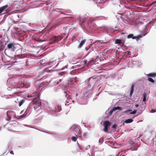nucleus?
Segmentation results:
<instances>
[{"instance_id": "1", "label": "nucleus", "mask_w": 156, "mask_h": 156, "mask_svg": "<svg viewBox=\"0 0 156 156\" xmlns=\"http://www.w3.org/2000/svg\"><path fill=\"white\" fill-rule=\"evenodd\" d=\"M32 102L33 104L34 108L35 110L38 109V110H40V111H41V109L40 107V106L41 105V103L39 98L37 97L34 98L32 100Z\"/></svg>"}, {"instance_id": "2", "label": "nucleus", "mask_w": 156, "mask_h": 156, "mask_svg": "<svg viewBox=\"0 0 156 156\" xmlns=\"http://www.w3.org/2000/svg\"><path fill=\"white\" fill-rule=\"evenodd\" d=\"M16 48V44L15 43H10L7 44V47L5 50V53L6 54V53L9 51H14L15 50Z\"/></svg>"}, {"instance_id": "3", "label": "nucleus", "mask_w": 156, "mask_h": 156, "mask_svg": "<svg viewBox=\"0 0 156 156\" xmlns=\"http://www.w3.org/2000/svg\"><path fill=\"white\" fill-rule=\"evenodd\" d=\"M12 122L13 123L9 124L7 129L9 131H16V129L17 127V122L16 121H13Z\"/></svg>"}, {"instance_id": "4", "label": "nucleus", "mask_w": 156, "mask_h": 156, "mask_svg": "<svg viewBox=\"0 0 156 156\" xmlns=\"http://www.w3.org/2000/svg\"><path fill=\"white\" fill-rule=\"evenodd\" d=\"M50 67H47L44 69L42 70L41 72L39 74V76H41L43 75L44 76H43L42 78H43L44 77V76H48L49 75L48 73L49 72H51V71H52L49 69L50 68Z\"/></svg>"}, {"instance_id": "5", "label": "nucleus", "mask_w": 156, "mask_h": 156, "mask_svg": "<svg viewBox=\"0 0 156 156\" xmlns=\"http://www.w3.org/2000/svg\"><path fill=\"white\" fill-rule=\"evenodd\" d=\"M64 35H65L64 34H62L61 35L53 37L51 39V43H53L59 41L63 38Z\"/></svg>"}, {"instance_id": "6", "label": "nucleus", "mask_w": 156, "mask_h": 156, "mask_svg": "<svg viewBox=\"0 0 156 156\" xmlns=\"http://www.w3.org/2000/svg\"><path fill=\"white\" fill-rule=\"evenodd\" d=\"M103 125L104 126V131L105 132L108 133V127H109L111 125V123L108 121H106L104 122Z\"/></svg>"}, {"instance_id": "7", "label": "nucleus", "mask_w": 156, "mask_h": 156, "mask_svg": "<svg viewBox=\"0 0 156 156\" xmlns=\"http://www.w3.org/2000/svg\"><path fill=\"white\" fill-rule=\"evenodd\" d=\"M23 58H22L20 55L16 56L14 57V60H15V62H18L23 61Z\"/></svg>"}, {"instance_id": "8", "label": "nucleus", "mask_w": 156, "mask_h": 156, "mask_svg": "<svg viewBox=\"0 0 156 156\" xmlns=\"http://www.w3.org/2000/svg\"><path fill=\"white\" fill-rule=\"evenodd\" d=\"M125 40L123 39H117L115 41L116 44H123L125 42Z\"/></svg>"}, {"instance_id": "9", "label": "nucleus", "mask_w": 156, "mask_h": 156, "mask_svg": "<svg viewBox=\"0 0 156 156\" xmlns=\"http://www.w3.org/2000/svg\"><path fill=\"white\" fill-rule=\"evenodd\" d=\"M86 41V39L83 40L80 42L78 46V48H80L83 45Z\"/></svg>"}, {"instance_id": "10", "label": "nucleus", "mask_w": 156, "mask_h": 156, "mask_svg": "<svg viewBox=\"0 0 156 156\" xmlns=\"http://www.w3.org/2000/svg\"><path fill=\"white\" fill-rule=\"evenodd\" d=\"M134 84H132L131 85V87L130 92V96H131L134 90Z\"/></svg>"}, {"instance_id": "11", "label": "nucleus", "mask_w": 156, "mask_h": 156, "mask_svg": "<svg viewBox=\"0 0 156 156\" xmlns=\"http://www.w3.org/2000/svg\"><path fill=\"white\" fill-rule=\"evenodd\" d=\"M147 77H150L154 78L156 77V73H151L147 75Z\"/></svg>"}, {"instance_id": "12", "label": "nucleus", "mask_w": 156, "mask_h": 156, "mask_svg": "<svg viewBox=\"0 0 156 156\" xmlns=\"http://www.w3.org/2000/svg\"><path fill=\"white\" fill-rule=\"evenodd\" d=\"M8 7V5H6L0 8V14L3 11Z\"/></svg>"}, {"instance_id": "13", "label": "nucleus", "mask_w": 156, "mask_h": 156, "mask_svg": "<svg viewBox=\"0 0 156 156\" xmlns=\"http://www.w3.org/2000/svg\"><path fill=\"white\" fill-rule=\"evenodd\" d=\"M127 38L128 39L132 38V39H136V36H134L132 34H130L128 35Z\"/></svg>"}, {"instance_id": "14", "label": "nucleus", "mask_w": 156, "mask_h": 156, "mask_svg": "<svg viewBox=\"0 0 156 156\" xmlns=\"http://www.w3.org/2000/svg\"><path fill=\"white\" fill-rule=\"evenodd\" d=\"M11 112L9 111H7L6 113L7 117L8 118L6 119V120L8 121L10 120L11 119V116H10Z\"/></svg>"}, {"instance_id": "15", "label": "nucleus", "mask_w": 156, "mask_h": 156, "mask_svg": "<svg viewBox=\"0 0 156 156\" xmlns=\"http://www.w3.org/2000/svg\"><path fill=\"white\" fill-rule=\"evenodd\" d=\"M41 62V66H47L48 65H49V63H48V62H47V63H43V60H42V61H40Z\"/></svg>"}, {"instance_id": "16", "label": "nucleus", "mask_w": 156, "mask_h": 156, "mask_svg": "<svg viewBox=\"0 0 156 156\" xmlns=\"http://www.w3.org/2000/svg\"><path fill=\"white\" fill-rule=\"evenodd\" d=\"M25 101L23 99H22L20 101H18V103L19 104V106H20L23 103H24Z\"/></svg>"}, {"instance_id": "17", "label": "nucleus", "mask_w": 156, "mask_h": 156, "mask_svg": "<svg viewBox=\"0 0 156 156\" xmlns=\"http://www.w3.org/2000/svg\"><path fill=\"white\" fill-rule=\"evenodd\" d=\"M133 121V120L132 119H128L126 120L125 122L126 123H129L132 122Z\"/></svg>"}, {"instance_id": "18", "label": "nucleus", "mask_w": 156, "mask_h": 156, "mask_svg": "<svg viewBox=\"0 0 156 156\" xmlns=\"http://www.w3.org/2000/svg\"><path fill=\"white\" fill-rule=\"evenodd\" d=\"M74 131L76 132H78L79 133H80L81 132L80 128L78 126H76L74 128Z\"/></svg>"}, {"instance_id": "19", "label": "nucleus", "mask_w": 156, "mask_h": 156, "mask_svg": "<svg viewBox=\"0 0 156 156\" xmlns=\"http://www.w3.org/2000/svg\"><path fill=\"white\" fill-rule=\"evenodd\" d=\"M78 138V136L76 135V136H73L72 137V140L74 142H76L77 140V139Z\"/></svg>"}, {"instance_id": "20", "label": "nucleus", "mask_w": 156, "mask_h": 156, "mask_svg": "<svg viewBox=\"0 0 156 156\" xmlns=\"http://www.w3.org/2000/svg\"><path fill=\"white\" fill-rule=\"evenodd\" d=\"M148 79L147 80L150 82L152 83H154L155 82V81L151 77H148Z\"/></svg>"}, {"instance_id": "21", "label": "nucleus", "mask_w": 156, "mask_h": 156, "mask_svg": "<svg viewBox=\"0 0 156 156\" xmlns=\"http://www.w3.org/2000/svg\"><path fill=\"white\" fill-rule=\"evenodd\" d=\"M95 61V60H91L87 64V65L88 66H89L91 65L93 63V62H94Z\"/></svg>"}, {"instance_id": "22", "label": "nucleus", "mask_w": 156, "mask_h": 156, "mask_svg": "<svg viewBox=\"0 0 156 156\" xmlns=\"http://www.w3.org/2000/svg\"><path fill=\"white\" fill-rule=\"evenodd\" d=\"M143 101L144 102L146 100V98L147 97V95L146 93H144L143 94Z\"/></svg>"}, {"instance_id": "23", "label": "nucleus", "mask_w": 156, "mask_h": 156, "mask_svg": "<svg viewBox=\"0 0 156 156\" xmlns=\"http://www.w3.org/2000/svg\"><path fill=\"white\" fill-rule=\"evenodd\" d=\"M145 35V34H144L142 35H138L136 37V39H139L141 38L143 36H144Z\"/></svg>"}, {"instance_id": "24", "label": "nucleus", "mask_w": 156, "mask_h": 156, "mask_svg": "<svg viewBox=\"0 0 156 156\" xmlns=\"http://www.w3.org/2000/svg\"><path fill=\"white\" fill-rule=\"evenodd\" d=\"M76 79L75 78H69V79L68 81V82H70L71 83H72L73 82L75 81Z\"/></svg>"}, {"instance_id": "25", "label": "nucleus", "mask_w": 156, "mask_h": 156, "mask_svg": "<svg viewBox=\"0 0 156 156\" xmlns=\"http://www.w3.org/2000/svg\"><path fill=\"white\" fill-rule=\"evenodd\" d=\"M31 63L30 62H29V61H27L26 62V66H28L30 65L31 64Z\"/></svg>"}, {"instance_id": "26", "label": "nucleus", "mask_w": 156, "mask_h": 156, "mask_svg": "<svg viewBox=\"0 0 156 156\" xmlns=\"http://www.w3.org/2000/svg\"><path fill=\"white\" fill-rule=\"evenodd\" d=\"M36 41L38 42H42L43 41H45V40H41V39H35Z\"/></svg>"}, {"instance_id": "27", "label": "nucleus", "mask_w": 156, "mask_h": 156, "mask_svg": "<svg viewBox=\"0 0 156 156\" xmlns=\"http://www.w3.org/2000/svg\"><path fill=\"white\" fill-rule=\"evenodd\" d=\"M137 111V110L134 109L133 111L131 112L130 113V114H134L136 113Z\"/></svg>"}, {"instance_id": "28", "label": "nucleus", "mask_w": 156, "mask_h": 156, "mask_svg": "<svg viewBox=\"0 0 156 156\" xmlns=\"http://www.w3.org/2000/svg\"><path fill=\"white\" fill-rule=\"evenodd\" d=\"M116 107V110H122L123 109V108H122V107L118 106Z\"/></svg>"}, {"instance_id": "29", "label": "nucleus", "mask_w": 156, "mask_h": 156, "mask_svg": "<svg viewBox=\"0 0 156 156\" xmlns=\"http://www.w3.org/2000/svg\"><path fill=\"white\" fill-rule=\"evenodd\" d=\"M155 3H156V1H154L152 2V3H151L150 5V6L152 5H154Z\"/></svg>"}, {"instance_id": "30", "label": "nucleus", "mask_w": 156, "mask_h": 156, "mask_svg": "<svg viewBox=\"0 0 156 156\" xmlns=\"http://www.w3.org/2000/svg\"><path fill=\"white\" fill-rule=\"evenodd\" d=\"M92 44H90L89 46V48L86 47L85 48V49L86 50V51L88 50L89 48H90V46H91Z\"/></svg>"}, {"instance_id": "31", "label": "nucleus", "mask_w": 156, "mask_h": 156, "mask_svg": "<svg viewBox=\"0 0 156 156\" xmlns=\"http://www.w3.org/2000/svg\"><path fill=\"white\" fill-rule=\"evenodd\" d=\"M132 109H128V110H126V111H125V112L127 113L131 111H132Z\"/></svg>"}, {"instance_id": "32", "label": "nucleus", "mask_w": 156, "mask_h": 156, "mask_svg": "<svg viewBox=\"0 0 156 156\" xmlns=\"http://www.w3.org/2000/svg\"><path fill=\"white\" fill-rule=\"evenodd\" d=\"M77 144H78L79 147H80V148L81 150H83V148L80 145H79V144L78 143H77Z\"/></svg>"}, {"instance_id": "33", "label": "nucleus", "mask_w": 156, "mask_h": 156, "mask_svg": "<svg viewBox=\"0 0 156 156\" xmlns=\"http://www.w3.org/2000/svg\"><path fill=\"white\" fill-rule=\"evenodd\" d=\"M112 111H113V112H114V111H115L116 110V107H114L112 109Z\"/></svg>"}, {"instance_id": "34", "label": "nucleus", "mask_w": 156, "mask_h": 156, "mask_svg": "<svg viewBox=\"0 0 156 156\" xmlns=\"http://www.w3.org/2000/svg\"><path fill=\"white\" fill-rule=\"evenodd\" d=\"M90 148V145H89L86 147L85 148V149L87 150L88 149Z\"/></svg>"}, {"instance_id": "35", "label": "nucleus", "mask_w": 156, "mask_h": 156, "mask_svg": "<svg viewBox=\"0 0 156 156\" xmlns=\"http://www.w3.org/2000/svg\"><path fill=\"white\" fill-rule=\"evenodd\" d=\"M156 112V110H155V109H152L151 110V112H152V113H153V112Z\"/></svg>"}, {"instance_id": "36", "label": "nucleus", "mask_w": 156, "mask_h": 156, "mask_svg": "<svg viewBox=\"0 0 156 156\" xmlns=\"http://www.w3.org/2000/svg\"><path fill=\"white\" fill-rule=\"evenodd\" d=\"M116 125L115 124H114L112 126V128L115 129V128H116Z\"/></svg>"}, {"instance_id": "37", "label": "nucleus", "mask_w": 156, "mask_h": 156, "mask_svg": "<svg viewBox=\"0 0 156 156\" xmlns=\"http://www.w3.org/2000/svg\"><path fill=\"white\" fill-rule=\"evenodd\" d=\"M113 112L112 111V109H111L110 111L109 114L111 115L112 114V113H113Z\"/></svg>"}, {"instance_id": "38", "label": "nucleus", "mask_w": 156, "mask_h": 156, "mask_svg": "<svg viewBox=\"0 0 156 156\" xmlns=\"http://www.w3.org/2000/svg\"><path fill=\"white\" fill-rule=\"evenodd\" d=\"M87 62V60L85 59L83 61V62L85 64H86Z\"/></svg>"}, {"instance_id": "39", "label": "nucleus", "mask_w": 156, "mask_h": 156, "mask_svg": "<svg viewBox=\"0 0 156 156\" xmlns=\"http://www.w3.org/2000/svg\"><path fill=\"white\" fill-rule=\"evenodd\" d=\"M14 29L16 30V31L18 29V28L17 27H14Z\"/></svg>"}, {"instance_id": "40", "label": "nucleus", "mask_w": 156, "mask_h": 156, "mask_svg": "<svg viewBox=\"0 0 156 156\" xmlns=\"http://www.w3.org/2000/svg\"><path fill=\"white\" fill-rule=\"evenodd\" d=\"M29 110H28V108L27 109L26 111H25V112H26L27 113L29 112Z\"/></svg>"}, {"instance_id": "41", "label": "nucleus", "mask_w": 156, "mask_h": 156, "mask_svg": "<svg viewBox=\"0 0 156 156\" xmlns=\"http://www.w3.org/2000/svg\"><path fill=\"white\" fill-rule=\"evenodd\" d=\"M87 135V133H84L83 134V136H85V137Z\"/></svg>"}, {"instance_id": "42", "label": "nucleus", "mask_w": 156, "mask_h": 156, "mask_svg": "<svg viewBox=\"0 0 156 156\" xmlns=\"http://www.w3.org/2000/svg\"><path fill=\"white\" fill-rule=\"evenodd\" d=\"M10 153L11 154H14V153H13V151H11L10 152Z\"/></svg>"}, {"instance_id": "43", "label": "nucleus", "mask_w": 156, "mask_h": 156, "mask_svg": "<svg viewBox=\"0 0 156 156\" xmlns=\"http://www.w3.org/2000/svg\"><path fill=\"white\" fill-rule=\"evenodd\" d=\"M58 110H59V111H60V110H61V107H58Z\"/></svg>"}, {"instance_id": "44", "label": "nucleus", "mask_w": 156, "mask_h": 156, "mask_svg": "<svg viewBox=\"0 0 156 156\" xmlns=\"http://www.w3.org/2000/svg\"><path fill=\"white\" fill-rule=\"evenodd\" d=\"M139 106V105L138 104H136L135 105V106L136 107H137Z\"/></svg>"}, {"instance_id": "45", "label": "nucleus", "mask_w": 156, "mask_h": 156, "mask_svg": "<svg viewBox=\"0 0 156 156\" xmlns=\"http://www.w3.org/2000/svg\"><path fill=\"white\" fill-rule=\"evenodd\" d=\"M68 35H67L66 37L65 38L64 40H66V39H67V38H68Z\"/></svg>"}, {"instance_id": "46", "label": "nucleus", "mask_w": 156, "mask_h": 156, "mask_svg": "<svg viewBox=\"0 0 156 156\" xmlns=\"http://www.w3.org/2000/svg\"><path fill=\"white\" fill-rule=\"evenodd\" d=\"M38 86H39V87L40 88V87H42V86H41V84H40V85H38Z\"/></svg>"}, {"instance_id": "47", "label": "nucleus", "mask_w": 156, "mask_h": 156, "mask_svg": "<svg viewBox=\"0 0 156 156\" xmlns=\"http://www.w3.org/2000/svg\"><path fill=\"white\" fill-rule=\"evenodd\" d=\"M67 18H70V19H71V18H73V17H67Z\"/></svg>"}, {"instance_id": "48", "label": "nucleus", "mask_w": 156, "mask_h": 156, "mask_svg": "<svg viewBox=\"0 0 156 156\" xmlns=\"http://www.w3.org/2000/svg\"><path fill=\"white\" fill-rule=\"evenodd\" d=\"M39 80H37L36 82V83H37L39 82Z\"/></svg>"}, {"instance_id": "49", "label": "nucleus", "mask_w": 156, "mask_h": 156, "mask_svg": "<svg viewBox=\"0 0 156 156\" xmlns=\"http://www.w3.org/2000/svg\"><path fill=\"white\" fill-rule=\"evenodd\" d=\"M61 81H62V80L60 79V80H59V81L60 82H61Z\"/></svg>"}, {"instance_id": "50", "label": "nucleus", "mask_w": 156, "mask_h": 156, "mask_svg": "<svg viewBox=\"0 0 156 156\" xmlns=\"http://www.w3.org/2000/svg\"><path fill=\"white\" fill-rule=\"evenodd\" d=\"M55 27V26H53L52 27Z\"/></svg>"}, {"instance_id": "51", "label": "nucleus", "mask_w": 156, "mask_h": 156, "mask_svg": "<svg viewBox=\"0 0 156 156\" xmlns=\"http://www.w3.org/2000/svg\"><path fill=\"white\" fill-rule=\"evenodd\" d=\"M28 97H30L29 96H28Z\"/></svg>"}]
</instances>
